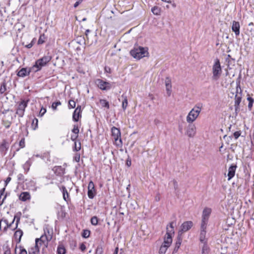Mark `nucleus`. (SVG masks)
Here are the masks:
<instances>
[{"label": "nucleus", "mask_w": 254, "mask_h": 254, "mask_svg": "<svg viewBox=\"0 0 254 254\" xmlns=\"http://www.w3.org/2000/svg\"><path fill=\"white\" fill-rule=\"evenodd\" d=\"M48 241L49 239L46 235H42L40 238H37L35 240V246L30 248L29 251V254H38L39 252L38 245H40V246H43V249H44L47 247Z\"/></svg>", "instance_id": "nucleus-1"}, {"label": "nucleus", "mask_w": 254, "mask_h": 254, "mask_svg": "<svg viewBox=\"0 0 254 254\" xmlns=\"http://www.w3.org/2000/svg\"><path fill=\"white\" fill-rule=\"evenodd\" d=\"M51 59L52 57L50 56L47 55L37 60L35 62V64L32 66L34 72H36L40 70L43 67L45 66L51 61Z\"/></svg>", "instance_id": "nucleus-2"}, {"label": "nucleus", "mask_w": 254, "mask_h": 254, "mask_svg": "<svg viewBox=\"0 0 254 254\" xmlns=\"http://www.w3.org/2000/svg\"><path fill=\"white\" fill-rule=\"evenodd\" d=\"M81 149V143L80 141H75L74 142V146L73 148L74 151H78L80 150Z\"/></svg>", "instance_id": "nucleus-36"}, {"label": "nucleus", "mask_w": 254, "mask_h": 254, "mask_svg": "<svg viewBox=\"0 0 254 254\" xmlns=\"http://www.w3.org/2000/svg\"><path fill=\"white\" fill-rule=\"evenodd\" d=\"M196 133V127L194 125L190 123L188 125L187 130L186 134L190 137H193Z\"/></svg>", "instance_id": "nucleus-11"}, {"label": "nucleus", "mask_w": 254, "mask_h": 254, "mask_svg": "<svg viewBox=\"0 0 254 254\" xmlns=\"http://www.w3.org/2000/svg\"><path fill=\"white\" fill-rule=\"evenodd\" d=\"M201 109L198 106H195L189 113L186 118L187 122L188 123H193L199 116Z\"/></svg>", "instance_id": "nucleus-4"}, {"label": "nucleus", "mask_w": 254, "mask_h": 254, "mask_svg": "<svg viewBox=\"0 0 254 254\" xmlns=\"http://www.w3.org/2000/svg\"><path fill=\"white\" fill-rule=\"evenodd\" d=\"M247 100L249 101L248 108L250 109H251V108H252V107L253 106L254 100V99L252 98H251L250 97H248Z\"/></svg>", "instance_id": "nucleus-46"}, {"label": "nucleus", "mask_w": 254, "mask_h": 254, "mask_svg": "<svg viewBox=\"0 0 254 254\" xmlns=\"http://www.w3.org/2000/svg\"><path fill=\"white\" fill-rule=\"evenodd\" d=\"M6 195H4L3 197H2V195H0V205H1L3 204Z\"/></svg>", "instance_id": "nucleus-54"}, {"label": "nucleus", "mask_w": 254, "mask_h": 254, "mask_svg": "<svg viewBox=\"0 0 254 254\" xmlns=\"http://www.w3.org/2000/svg\"><path fill=\"white\" fill-rule=\"evenodd\" d=\"M30 159H29L28 160H27L23 165V169L26 172H27L29 171L30 167L31 165Z\"/></svg>", "instance_id": "nucleus-27"}, {"label": "nucleus", "mask_w": 254, "mask_h": 254, "mask_svg": "<svg viewBox=\"0 0 254 254\" xmlns=\"http://www.w3.org/2000/svg\"><path fill=\"white\" fill-rule=\"evenodd\" d=\"M165 85L171 84V81L170 78L167 77L165 79Z\"/></svg>", "instance_id": "nucleus-58"}, {"label": "nucleus", "mask_w": 254, "mask_h": 254, "mask_svg": "<svg viewBox=\"0 0 254 254\" xmlns=\"http://www.w3.org/2000/svg\"><path fill=\"white\" fill-rule=\"evenodd\" d=\"M31 198L30 193L28 192H23L21 193L19 195V199L23 201H25L27 200H29Z\"/></svg>", "instance_id": "nucleus-21"}, {"label": "nucleus", "mask_w": 254, "mask_h": 254, "mask_svg": "<svg viewBox=\"0 0 254 254\" xmlns=\"http://www.w3.org/2000/svg\"><path fill=\"white\" fill-rule=\"evenodd\" d=\"M173 224L174 222H172L170 223L169 225L167 227V232L165 235L166 236L169 235L170 237H172V234L174 233Z\"/></svg>", "instance_id": "nucleus-22"}, {"label": "nucleus", "mask_w": 254, "mask_h": 254, "mask_svg": "<svg viewBox=\"0 0 254 254\" xmlns=\"http://www.w3.org/2000/svg\"><path fill=\"white\" fill-rule=\"evenodd\" d=\"M33 40L30 44L26 45L25 47H26L28 49L31 48L33 46Z\"/></svg>", "instance_id": "nucleus-61"}, {"label": "nucleus", "mask_w": 254, "mask_h": 254, "mask_svg": "<svg viewBox=\"0 0 254 254\" xmlns=\"http://www.w3.org/2000/svg\"><path fill=\"white\" fill-rule=\"evenodd\" d=\"M95 83L97 87L102 90H109L112 88V84L110 82L101 79H97Z\"/></svg>", "instance_id": "nucleus-8"}, {"label": "nucleus", "mask_w": 254, "mask_h": 254, "mask_svg": "<svg viewBox=\"0 0 254 254\" xmlns=\"http://www.w3.org/2000/svg\"><path fill=\"white\" fill-rule=\"evenodd\" d=\"M11 181V178L8 177L6 178L5 181V186H7L8 183Z\"/></svg>", "instance_id": "nucleus-62"}, {"label": "nucleus", "mask_w": 254, "mask_h": 254, "mask_svg": "<svg viewBox=\"0 0 254 254\" xmlns=\"http://www.w3.org/2000/svg\"><path fill=\"white\" fill-rule=\"evenodd\" d=\"M82 0H79L77 1H76L74 4V5H73L74 7V8H76L79 5V4H80L82 2Z\"/></svg>", "instance_id": "nucleus-60"}, {"label": "nucleus", "mask_w": 254, "mask_h": 254, "mask_svg": "<svg viewBox=\"0 0 254 254\" xmlns=\"http://www.w3.org/2000/svg\"><path fill=\"white\" fill-rule=\"evenodd\" d=\"M19 250V254H27L26 250L23 248L21 247H19V248L16 247L15 249V253H16L17 251Z\"/></svg>", "instance_id": "nucleus-33"}, {"label": "nucleus", "mask_w": 254, "mask_h": 254, "mask_svg": "<svg viewBox=\"0 0 254 254\" xmlns=\"http://www.w3.org/2000/svg\"><path fill=\"white\" fill-rule=\"evenodd\" d=\"M209 252V249L208 246L204 244L202 249V254H207Z\"/></svg>", "instance_id": "nucleus-41"}, {"label": "nucleus", "mask_w": 254, "mask_h": 254, "mask_svg": "<svg viewBox=\"0 0 254 254\" xmlns=\"http://www.w3.org/2000/svg\"><path fill=\"white\" fill-rule=\"evenodd\" d=\"M168 248V247H166L165 246L161 245L159 251V254H165L166 253Z\"/></svg>", "instance_id": "nucleus-37"}, {"label": "nucleus", "mask_w": 254, "mask_h": 254, "mask_svg": "<svg viewBox=\"0 0 254 254\" xmlns=\"http://www.w3.org/2000/svg\"><path fill=\"white\" fill-rule=\"evenodd\" d=\"M206 231H200L199 240L201 242L205 243Z\"/></svg>", "instance_id": "nucleus-32"}, {"label": "nucleus", "mask_w": 254, "mask_h": 254, "mask_svg": "<svg viewBox=\"0 0 254 254\" xmlns=\"http://www.w3.org/2000/svg\"><path fill=\"white\" fill-rule=\"evenodd\" d=\"M242 97L240 96H236L235 97V103H234V107H235V111L236 115L239 112L240 109V104L241 102Z\"/></svg>", "instance_id": "nucleus-15"}, {"label": "nucleus", "mask_w": 254, "mask_h": 254, "mask_svg": "<svg viewBox=\"0 0 254 254\" xmlns=\"http://www.w3.org/2000/svg\"><path fill=\"white\" fill-rule=\"evenodd\" d=\"M166 86V91H167V94L168 95V96H170L171 94V92H172V85L171 84H170V85H165Z\"/></svg>", "instance_id": "nucleus-38"}, {"label": "nucleus", "mask_w": 254, "mask_h": 254, "mask_svg": "<svg viewBox=\"0 0 254 254\" xmlns=\"http://www.w3.org/2000/svg\"><path fill=\"white\" fill-rule=\"evenodd\" d=\"M86 248V246L83 243L80 244V249L81 250V251L84 252Z\"/></svg>", "instance_id": "nucleus-57"}, {"label": "nucleus", "mask_w": 254, "mask_h": 254, "mask_svg": "<svg viewBox=\"0 0 254 254\" xmlns=\"http://www.w3.org/2000/svg\"><path fill=\"white\" fill-rule=\"evenodd\" d=\"M172 243V238L170 237L169 235L165 236L164 238V242L162 243V246H165L166 247L169 248Z\"/></svg>", "instance_id": "nucleus-20"}, {"label": "nucleus", "mask_w": 254, "mask_h": 254, "mask_svg": "<svg viewBox=\"0 0 254 254\" xmlns=\"http://www.w3.org/2000/svg\"><path fill=\"white\" fill-rule=\"evenodd\" d=\"M103 253V249L101 246H98L95 251V254H102Z\"/></svg>", "instance_id": "nucleus-40"}, {"label": "nucleus", "mask_w": 254, "mask_h": 254, "mask_svg": "<svg viewBox=\"0 0 254 254\" xmlns=\"http://www.w3.org/2000/svg\"><path fill=\"white\" fill-rule=\"evenodd\" d=\"M236 167H237V166L236 165H234V166H231L229 168L228 173V180L229 181L232 178L234 177L235 174Z\"/></svg>", "instance_id": "nucleus-19"}, {"label": "nucleus", "mask_w": 254, "mask_h": 254, "mask_svg": "<svg viewBox=\"0 0 254 254\" xmlns=\"http://www.w3.org/2000/svg\"><path fill=\"white\" fill-rule=\"evenodd\" d=\"M4 254H11L10 250L8 247L5 248Z\"/></svg>", "instance_id": "nucleus-53"}, {"label": "nucleus", "mask_w": 254, "mask_h": 254, "mask_svg": "<svg viewBox=\"0 0 254 254\" xmlns=\"http://www.w3.org/2000/svg\"><path fill=\"white\" fill-rule=\"evenodd\" d=\"M182 241V237L180 235H178L177 238V241L175 244V246L173 251V253H176L178 252L179 249L180 248V247L181 245Z\"/></svg>", "instance_id": "nucleus-23"}, {"label": "nucleus", "mask_w": 254, "mask_h": 254, "mask_svg": "<svg viewBox=\"0 0 254 254\" xmlns=\"http://www.w3.org/2000/svg\"><path fill=\"white\" fill-rule=\"evenodd\" d=\"M105 70L107 72H110V68L109 67H105Z\"/></svg>", "instance_id": "nucleus-63"}, {"label": "nucleus", "mask_w": 254, "mask_h": 254, "mask_svg": "<svg viewBox=\"0 0 254 254\" xmlns=\"http://www.w3.org/2000/svg\"><path fill=\"white\" fill-rule=\"evenodd\" d=\"M28 188L29 190L33 191H36L37 190V187L36 186V183L34 181H30L28 183Z\"/></svg>", "instance_id": "nucleus-24"}, {"label": "nucleus", "mask_w": 254, "mask_h": 254, "mask_svg": "<svg viewBox=\"0 0 254 254\" xmlns=\"http://www.w3.org/2000/svg\"><path fill=\"white\" fill-rule=\"evenodd\" d=\"M11 124V122L7 120H2V125L5 127V128H8Z\"/></svg>", "instance_id": "nucleus-39"}, {"label": "nucleus", "mask_w": 254, "mask_h": 254, "mask_svg": "<svg viewBox=\"0 0 254 254\" xmlns=\"http://www.w3.org/2000/svg\"><path fill=\"white\" fill-rule=\"evenodd\" d=\"M122 97L124 98V100L122 101V108L124 111H125L127 106V97H124L122 96Z\"/></svg>", "instance_id": "nucleus-28"}, {"label": "nucleus", "mask_w": 254, "mask_h": 254, "mask_svg": "<svg viewBox=\"0 0 254 254\" xmlns=\"http://www.w3.org/2000/svg\"><path fill=\"white\" fill-rule=\"evenodd\" d=\"M95 194L94 184L92 181H90L88 186V196L89 198L92 199Z\"/></svg>", "instance_id": "nucleus-12"}, {"label": "nucleus", "mask_w": 254, "mask_h": 254, "mask_svg": "<svg viewBox=\"0 0 254 254\" xmlns=\"http://www.w3.org/2000/svg\"><path fill=\"white\" fill-rule=\"evenodd\" d=\"M32 71L34 72L32 66L29 68H22L18 71L17 75L19 77H24Z\"/></svg>", "instance_id": "nucleus-10"}, {"label": "nucleus", "mask_w": 254, "mask_h": 254, "mask_svg": "<svg viewBox=\"0 0 254 254\" xmlns=\"http://www.w3.org/2000/svg\"><path fill=\"white\" fill-rule=\"evenodd\" d=\"M79 131V130L77 126L74 125L73 128L72 129V132L74 134H78Z\"/></svg>", "instance_id": "nucleus-50"}, {"label": "nucleus", "mask_w": 254, "mask_h": 254, "mask_svg": "<svg viewBox=\"0 0 254 254\" xmlns=\"http://www.w3.org/2000/svg\"><path fill=\"white\" fill-rule=\"evenodd\" d=\"M100 103L102 107H106L107 109H109L110 107L109 102L105 99H101Z\"/></svg>", "instance_id": "nucleus-29"}, {"label": "nucleus", "mask_w": 254, "mask_h": 254, "mask_svg": "<svg viewBox=\"0 0 254 254\" xmlns=\"http://www.w3.org/2000/svg\"><path fill=\"white\" fill-rule=\"evenodd\" d=\"M232 29L235 32L236 36L240 34V24L239 22L233 21L232 23Z\"/></svg>", "instance_id": "nucleus-18"}, {"label": "nucleus", "mask_w": 254, "mask_h": 254, "mask_svg": "<svg viewBox=\"0 0 254 254\" xmlns=\"http://www.w3.org/2000/svg\"><path fill=\"white\" fill-rule=\"evenodd\" d=\"M45 36L44 34L40 35V36L39 38V40L38 41V44L41 45V44H43L45 42Z\"/></svg>", "instance_id": "nucleus-45"}, {"label": "nucleus", "mask_w": 254, "mask_h": 254, "mask_svg": "<svg viewBox=\"0 0 254 254\" xmlns=\"http://www.w3.org/2000/svg\"><path fill=\"white\" fill-rule=\"evenodd\" d=\"M152 12L156 15H160L161 12V8L160 7L154 6L151 8Z\"/></svg>", "instance_id": "nucleus-25"}, {"label": "nucleus", "mask_w": 254, "mask_h": 254, "mask_svg": "<svg viewBox=\"0 0 254 254\" xmlns=\"http://www.w3.org/2000/svg\"><path fill=\"white\" fill-rule=\"evenodd\" d=\"M6 91V84L5 82H3L0 87V93L3 94Z\"/></svg>", "instance_id": "nucleus-30"}, {"label": "nucleus", "mask_w": 254, "mask_h": 254, "mask_svg": "<svg viewBox=\"0 0 254 254\" xmlns=\"http://www.w3.org/2000/svg\"><path fill=\"white\" fill-rule=\"evenodd\" d=\"M90 234V231L88 230H84L82 233V236L84 238H87L89 237Z\"/></svg>", "instance_id": "nucleus-43"}, {"label": "nucleus", "mask_w": 254, "mask_h": 254, "mask_svg": "<svg viewBox=\"0 0 254 254\" xmlns=\"http://www.w3.org/2000/svg\"><path fill=\"white\" fill-rule=\"evenodd\" d=\"M98 219L96 216H93L91 219V223L93 225H97L98 224Z\"/></svg>", "instance_id": "nucleus-42"}, {"label": "nucleus", "mask_w": 254, "mask_h": 254, "mask_svg": "<svg viewBox=\"0 0 254 254\" xmlns=\"http://www.w3.org/2000/svg\"><path fill=\"white\" fill-rule=\"evenodd\" d=\"M61 105V102L60 101L54 102L52 105V108L54 110H56L57 109V106Z\"/></svg>", "instance_id": "nucleus-48"}, {"label": "nucleus", "mask_w": 254, "mask_h": 254, "mask_svg": "<svg viewBox=\"0 0 254 254\" xmlns=\"http://www.w3.org/2000/svg\"><path fill=\"white\" fill-rule=\"evenodd\" d=\"M23 232L21 230H17L14 233V237L16 239H18V242L20 241Z\"/></svg>", "instance_id": "nucleus-26"}, {"label": "nucleus", "mask_w": 254, "mask_h": 254, "mask_svg": "<svg viewBox=\"0 0 254 254\" xmlns=\"http://www.w3.org/2000/svg\"><path fill=\"white\" fill-rule=\"evenodd\" d=\"M192 225L193 223L190 221L184 222L181 226V229L179 231L178 235L181 236V235L183 233L186 232L189 230L192 227Z\"/></svg>", "instance_id": "nucleus-9"}, {"label": "nucleus", "mask_w": 254, "mask_h": 254, "mask_svg": "<svg viewBox=\"0 0 254 254\" xmlns=\"http://www.w3.org/2000/svg\"><path fill=\"white\" fill-rule=\"evenodd\" d=\"M130 53L134 58L137 60L147 57L148 55V49L141 47L134 48L130 51Z\"/></svg>", "instance_id": "nucleus-3"}, {"label": "nucleus", "mask_w": 254, "mask_h": 254, "mask_svg": "<svg viewBox=\"0 0 254 254\" xmlns=\"http://www.w3.org/2000/svg\"><path fill=\"white\" fill-rule=\"evenodd\" d=\"M38 119L36 118H34L32 123V126L33 127L34 129H36L38 127Z\"/></svg>", "instance_id": "nucleus-44"}, {"label": "nucleus", "mask_w": 254, "mask_h": 254, "mask_svg": "<svg viewBox=\"0 0 254 254\" xmlns=\"http://www.w3.org/2000/svg\"><path fill=\"white\" fill-rule=\"evenodd\" d=\"M111 131L112 135L115 140V144L118 147H121L123 143L121 138L120 130L119 128L113 127L111 128Z\"/></svg>", "instance_id": "nucleus-6"}, {"label": "nucleus", "mask_w": 254, "mask_h": 254, "mask_svg": "<svg viewBox=\"0 0 254 254\" xmlns=\"http://www.w3.org/2000/svg\"><path fill=\"white\" fill-rule=\"evenodd\" d=\"M59 188L62 192L64 199L65 201L68 202L69 200V194L66 188L64 186H62L61 187H59Z\"/></svg>", "instance_id": "nucleus-17"}, {"label": "nucleus", "mask_w": 254, "mask_h": 254, "mask_svg": "<svg viewBox=\"0 0 254 254\" xmlns=\"http://www.w3.org/2000/svg\"><path fill=\"white\" fill-rule=\"evenodd\" d=\"M74 159L76 162H78L80 160V155L76 154L75 156H74Z\"/></svg>", "instance_id": "nucleus-59"}, {"label": "nucleus", "mask_w": 254, "mask_h": 254, "mask_svg": "<svg viewBox=\"0 0 254 254\" xmlns=\"http://www.w3.org/2000/svg\"><path fill=\"white\" fill-rule=\"evenodd\" d=\"M19 145L21 148H24L25 147L24 138H22L21 139V140L19 141Z\"/></svg>", "instance_id": "nucleus-51"}, {"label": "nucleus", "mask_w": 254, "mask_h": 254, "mask_svg": "<svg viewBox=\"0 0 254 254\" xmlns=\"http://www.w3.org/2000/svg\"><path fill=\"white\" fill-rule=\"evenodd\" d=\"M208 222L201 221L200 231H206Z\"/></svg>", "instance_id": "nucleus-35"}, {"label": "nucleus", "mask_w": 254, "mask_h": 254, "mask_svg": "<svg viewBox=\"0 0 254 254\" xmlns=\"http://www.w3.org/2000/svg\"><path fill=\"white\" fill-rule=\"evenodd\" d=\"M46 109L42 107L40 111L39 116L42 117L46 113Z\"/></svg>", "instance_id": "nucleus-49"}, {"label": "nucleus", "mask_w": 254, "mask_h": 254, "mask_svg": "<svg viewBox=\"0 0 254 254\" xmlns=\"http://www.w3.org/2000/svg\"><path fill=\"white\" fill-rule=\"evenodd\" d=\"M78 134H72L71 135V137H70V139L72 141H76V139H77V138L78 137Z\"/></svg>", "instance_id": "nucleus-52"}, {"label": "nucleus", "mask_w": 254, "mask_h": 254, "mask_svg": "<svg viewBox=\"0 0 254 254\" xmlns=\"http://www.w3.org/2000/svg\"><path fill=\"white\" fill-rule=\"evenodd\" d=\"M211 212V209L209 208H205L202 212V220L208 222L209 216Z\"/></svg>", "instance_id": "nucleus-16"}, {"label": "nucleus", "mask_w": 254, "mask_h": 254, "mask_svg": "<svg viewBox=\"0 0 254 254\" xmlns=\"http://www.w3.org/2000/svg\"><path fill=\"white\" fill-rule=\"evenodd\" d=\"M241 135L240 131H236L234 133V136L235 139H237Z\"/></svg>", "instance_id": "nucleus-55"}, {"label": "nucleus", "mask_w": 254, "mask_h": 254, "mask_svg": "<svg viewBox=\"0 0 254 254\" xmlns=\"http://www.w3.org/2000/svg\"><path fill=\"white\" fill-rule=\"evenodd\" d=\"M29 100H22L17 103L16 108V114L19 117H22L24 115L25 108L27 107Z\"/></svg>", "instance_id": "nucleus-7"}, {"label": "nucleus", "mask_w": 254, "mask_h": 254, "mask_svg": "<svg viewBox=\"0 0 254 254\" xmlns=\"http://www.w3.org/2000/svg\"><path fill=\"white\" fill-rule=\"evenodd\" d=\"M23 176L21 174H19L18 175V178L19 180H21L22 179V178H23Z\"/></svg>", "instance_id": "nucleus-64"}, {"label": "nucleus", "mask_w": 254, "mask_h": 254, "mask_svg": "<svg viewBox=\"0 0 254 254\" xmlns=\"http://www.w3.org/2000/svg\"><path fill=\"white\" fill-rule=\"evenodd\" d=\"M8 148V144L5 141H4L3 142H2V143L1 144L0 146V150L1 151H5L7 150Z\"/></svg>", "instance_id": "nucleus-31"}, {"label": "nucleus", "mask_w": 254, "mask_h": 254, "mask_svg": "<svg viewBox=\"0 0 254 254\" xmlns=\"http://www.w3.org/2000/svg\"><path fill=\"white\" fill-rule=\"evenodd\" d=\"M231 93L233 95L235 94V97H236L237 95L242 97V90L241 88L240 83L239 82L236 83V86L235 89L233 88L232 89Z\"/></svg>", "instance_id": "nucleus-14"}, {"label": "nucleus", "mask_w": 254, "mask_h": 254, "mask_svg": "<svg viewBox=\"0 0 254 254\" xmlns=\"http://www.w3.org/2000/svg\"><path fill=\"white\" fill-rule=\"evenodd\" d=\"M222 71L220 61L218 59H216L215 60L212 66V79L214 80H218L221 76Z\"/></svg>", "instance_id": "nucleus-5"}, {"label": "nucleus", "mask_w": 254, "mask_h": 254, "mask_svg": "<svg viewBox=\"0 0 254 254\" xmlns=\"http://www.w3.org/2000/svg\"><path fill=\"white\" fill-rule=\"evenodd\" d=\"M76 106V103L74 100H70L68 101V107L70 108H74Z\"/></svg>", "instance_id": "nucleus-47"}, {"label": "nucleus", "mask_w": 254, "mask_h": 254, "mask_svg": "<svg viewBox=\"0 0 254 254\" xmlns=\"http://www.w3.org/2000/svg\"><path fill=\"white\" fill-rule=\"evenodd\" d=\"M57 252L59 254H65V249L63 246H59L57 249Z\"/></svg>", "instance_id": "nucleus-34"}, {"label": "nucleus", "mask_w": 254, "mask_h": 254, "mask_svg": "<svg viewBox=\"0 0 254 254\" xmlns=\"http://www.w3.org/2000/svg\"><path fill=\"white\" fill-rule=\"evenodd\" d=\"M173 185H174V189L175 190H177L178 189V185L177 182L176 180H174L173 181Z\"/></svg>", "instance_id": "nucleus-56"}, {"label": "nucleus", "mask_w": 254, "mask_h": 254, "mask_svg": "<svg viewBox=\"0 0 254 254\" xmlns=\"http://www.w3.org/2000/svg\"><path fill=\"white\" fill-rule=\"evenodd\" d=\"M81 117V106H78L75 109L73 115L72 119L75 122H77L79 120V119Z\"/></svg>", "instance_id": "nucleus-13"}]
</instances>
